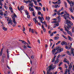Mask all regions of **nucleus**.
I'll return each instance as SVG.
<instances>
[{
    "instance_id": "bb28decb",
    "label": "nucleus",
    "mask_w": 74,
    "mask_h": 74,
    "mask_svg": "<svg viewBox=\"0 0 74 74\" xmlns=\"http://www.w3.org/2000/svg\"><path fill=\"white\" fill-rule=\"evenodd\" d=\"M62 36L64 38H65V39L67 40V37H66L65 36H64L63 34H62Z\"/></svg>"
},
{
    "instance_id": "393cba45",
    "label": "nucleus",
    "mask_w": 74,
    "mask_h": 74,
    "mask_svg": "<svg viewBox=\"0 0 74 74\" xmlns=\"http://www.w3.org/2000/svg\"><path fill=\"white\" fill-rule=\"evenodd\" d=\"M67 53L68 55H69L70 56H71V53H70V51H67Z\"/></svg>"
},
{
    "instance_id": "9d476101",
    "label": "nucleus",
    "mask_w": 74,
    "mask_h": 74,
    "mask_svg": "<svg viewBox=\"0 0 74 74\" xmlns=\"http://www.w3.org/2000/svg\"><path fill=\"white\" fill-rule=\"evenodd\" d=\"M7 21H8V24H10H10L12 25V21L11 19H10L9 18H8L7 19Z\"/></svg>"
},
{
    "instance_id": "cd10ccee",
    "label": "nucleus",
    "mask_w": 74,
    "mask_h": 74,
    "mask_svg": "<svg viewBox=\"0 0 74 74\" xmlns=\"http://www.w3.org/2000/svg\"><path fill=\"white\" fill-rule=\"evenodd\" d=\"M60 10H58L57 11V14L58 15H61V13H60Z\"/></svg>"
},
{
    "instance_id": "e2e57ef3",
    "label": "nucleus",
    "mask_w": 74,
    "mask_h": 74,
    "mask_svg": "<svg viewBox=\"0 0 74 74\" xmlns=\"http://www.w3.org/2000/svg\"><path fill=\"white\" fill-rule=\"evenodd\" d=\"M60 30L61 31V32H63V29L61 28L60 29Z\"/></svg>"
},
{
    "instance_id": "a18cd8bd",
    "label": "nucleus",
    "mask_w": 74,
    "mask_h": 74,
    "mask_svg": "<svg viewBox=\"0 0 74 74\" xmlns=\"http://www.w3.org/2000/svg\"><path fill=\"white\" fill-rule=\"evenodd\" d=\"M4 7L6 9V10H7V9H8V7L6 6L5 5H4Z\"/></svg>"
},
{
    "instance_id": "b1692460",
    "label": "nucleus",
    "mask_w": 74,
    "mask_h": 74,
    "mask_svg": "<svg viewBox=\"0 0 74 74\" xmlns=\"http://www.w3.org/2000/svg\"><path fill=\"white\" fill-rule=\"evenodd\" d=\"M59 37H56L54 38V40H58V39H59Z\"/></svg>"
},
{
    "instance_id": "a878e982",
    "label": "nucleus",
    "mask_w": 74,
    "mask_h": 74,
    "mask_svg": "<svg viewBox=\"0 0 74 74\" xmlns=\"http://www.w3.org/2000/svg\"><path fill=\"white\" fill-rule=\"evenodd\" d=\"M3 29L4 30V31H7V28L5 27H3Z\"/></svg>"
},
{
    "instance_id": "c85d7f7f",
    "label": "nucleus",
    "mask_w": 74,
    "mask_h": 74,
    "mask_svg": "<svg viewBox=\"0 0 74 74\" xmlns=\"http://www.w3.org/2000/svg\"><path fill=\"white\" fill-rule=\"evenodd\" d=\"M68 38L70 41H72V38L69 36H68Z\"/></svg>"
},
{
    "instance_id": "de8ad7c7",
    "label": "nucleus",
    "mask_w": 74,
    "mask_h": 74,
    "mask_svg": "<svg viewBox=\"0 0 74 74\" xmlns=\"http://www.w3.org/2000/svg\"><path fill=\"white\" fill-rule=\"evenodd\" d=\"M67 61V60L66 59V58H65L64 60V62H66V61Z\"/></svg>"
},
{
    "instance_id": "aec40b11",
    "label": "nucleus",
    "mask_w": 74,
    "mask_h": 74,
    "mask_svg": "<svg viewBox=\"0 0 74 74\" xmlns=\"http://www.w3.org/2000/svg\"><path fill=\"white\" fill-rule=\"evenodd\" d=\"M56 51V50L55 49V48L52 51V53H53V55L55 53V52Z\"/></svg>"
},
{
    "instance_id": "6e6d98bb",
    "label": "nucleus",
    "mask_w": 74,
    "mask_h": 74,
    "mask_svg": "<svg viewBox=\"0 0 74 74\" xmlns=\"http://www.w3.org/2000/svg\"><path fill=\"white\" fill-rule=\"evenodd\" d=\"M43 11H45V7L43 8Z\"/></svg>"
},
{
    "instance_id": "5fc2aeb1",
    "label": "nucleus",
    "mask_w": 74,
    "mask_h": 74,
    "mask_svg": "<svg viewBox=\"0 0 74 74\" xmlns=\"http://www.w3.org/2000/svg\"><path fill=\"white\" fill-rule=\"evenodd\" d=\"M31 58L32 59H34V56L33 55L32 56Z\"/></svg>"
},
{
    "instance_id": "c03bdc74",
    "label": "nucleus",
    "mask_w": 74,
    "mask_h": 74,
    "mask_svg": "<svg viewBox=\"0 0 74 74\" xmlns=\"http://www.w3.org/2000/svg\"><path fill=\"white\" fill-rule=\"evenodd\" d=\"M63 34H64L65 35H67V33L66 32H64V31H63Z\"/></svg>"
},
{
    "instance_id": "603ef678",
    "label": "nucleus",
    "mask_w": 74,
    "mask_h": 74,
    "mask_svg": "<svg viewBox=\"0 0 74 74\" xmlns=\"http://www.w3.org/2000/svg\"><path fill=\"white\" fill-rule=\"evenodd\" d=\"M67 72H68V73L69 74H70V70H69H69H68V69Z\"/></svg>"
},
{
    "instance_id": "ddd939ff",
    "label": "nucleus",
    "mask_w": 74,
    "mask_h": 74,
    "mask_svg": "<svg viewBox=\"0 0 74 74\" xmlns=\"http://www.w3.org/2000/svg\"><path fill=\"white\" fill-rule=\"evenodd\" d=\"M28 6L30 7H33V6H34V5H33V3L31 2V3H29Z\"/></svg>"
},
{
    "instance_id": "9b49d317",
    "label": "nucleus",
    "mask_w": 74,
    "mask_h": 74,
    "mask_svg": "<svg viewBox=\"0 0 74 74\" xmlns=\"http://www.w3.org/2000/svg\"><path fill=\"white\" fill-rule=\"evenodd\" d=\"M69 46V49H71V52L72 54H73V51H74V49L71 48V46Z\"/></svg>"
},
{
    "instance_id": "69168bd1",
    "label": "nucleus",
    "mask_w": 74,
    "mask_h": 74,
    "mask_svg": "<svg viewBox=\"0 0 74 74\" xmlns=\"http://www.w3.org/2000/svg\"><path fill=\"white\" fill-rule=\"evenodd\" d=\"M65 55L62 54L61 55V57H64V56H65Z\"/></svg>"
},
{
    "instance_id": "864d4df0",
    "label": "nucleus",
    "mask_w": 74,
    "mask_h": 74,
    "mask_svg": "<svg viewBox=\"0 0 74 74\" xmlns=\"http://www.w3.org/2000/svg\"><path fill=\"white\" fill-rule=\"evenodd\" d=\"M23 44H26V42H25V41L23 40Z\"/></svg>"
},
{
    "instance_id": "f704fd0d",
    "label": "nucleus",
    "mask_w": 74,
    "mask_h": 74,
    "mask_svg": "<svg viewBox=\"0 0 74 74\" xmlns=\"http://www.w3.org/2000/svg\"><path fill=\"white\" fill-rule=\"evenodd\" d=\"M64 4H65V6L66 8H67V3H66V2H65Z\"/></svg>"
},
{
    "instance_id": "ea45409f",
    "label": "nucleus",
    "mask_w": 74,
    "mask_h": 74,
    "mask_svg": "<svg viewBox=\"0 0 74 74\" xmlns=\"http://www.w3.org/2000/svg\"><path fill=\"white\" fill-rule=\"evenodd\" d=\"M71 18H72V19H73V20H74V16H73L71 15Z\"/></svg>"
},
{
    "instance_id": "dca6fc26",
    "label": "nucleus",
    "mask_w": 74,
    "mask_h": 74,
    "mask_svg": "<svg viewBox=\"0 0 74 74\" xmlns=\"http://www.w3.org/2000/svg\"><path fill=\"white\" fill-rule=\"evenodd\" d=\"M59 61V59L57 58L56 61H55L54 63V64H57V63H58Z\"/></svg>"
},
{
    "instance_id": "6e6552de",
    "label": "nucleus",
    "mask_w": 74,
    "mask_h": 74,
    "mask_svg": "<svg viewBox=\"0 0 74 74\" xmlns=\"http://www.w3.org/2000/svg\"><path fill=\"white\" fill-rule=\"evenodd\" d=\"M34 21V22L36 24H38V25H39V26H41V24L39 23H38V21L36 20V19L35 18H33Z\"/></svg>"
},
{
    "instance_id": "37998d69",
    "label": "nucleus",
    "mask_w": 74,
    "mask_h": 74,
    "mask_svg": "<svg viewBox=\"0 0 74 74\" xmlns=\"http://www.w3.org/2000/svg\"><path fill=\"white\" fill-rule=\"evenodd\" d=\"M0 15H1V16H3V13L2 12H1L0 13Z\"/></svg>"
},
{
    "instance_id": "2f4dec72",
    "label": "nucleus",
    "mask_w": 74,
    "mask_h": 74,
    "mask_svg": "<svg viewBox=\"0 0 74 74\" xmlns=\"http://www.w3.org/2000/svg\"><path fill=\"white\" fill-rule=\"evenodd\" d=\"M24 8V6H22L21 7L20 9L21 10H23Z\"/></svg>"
},
{
    "instance_id": "7c9ffc66",
    "label": "nucleus",
    "mask_w": 74,
    "mask_h": 74,
    "mask_svg": "<svg viewBox=\"0 0 74 74\" xmlns=\"http://www.w3.org/2000/svg\"><path fill=\"white\" fill-rule=\"evenodd\" d=\"M67 71H68V69H66V71L65 72L64 74H67Z\"/></svg>"
},
{
    "instance_id": "4be33fe9",
    "label": "nucleus",
    "mask_w": 74,
    "mask_h": 74,
    "mask_svg": "<svg viewBox=\"0 0 74 74\" xmlns=\"http://www.w3.org/2000/svg\"><path fill=\"white\" fill-rule=\"evenodd\" d=\"M71 8H73L71 7H70L69 8V10L70 11H71V12H73V10Z\"/></svg>"
},
{
    "instance_id": "4d7b16f0",
    "label": "nucleus",
    "mask_w": 74,
    "mask_h": 74,
    "mask_svg": "<svg viewBox=\"0 0 74 74\" xmlns=\"http://www.w3.org/2000/svg\"><path fill=\"white\" fill-rule=\"evenodd\" d=\"M38 43H39V44H40V40L38 39Z\"/></svg>"
},
{
    "instance_id": "5701e85b",
    "label": "nucleus",
    "mask_w": 74,
    "mask_h": 74,
    "mask_svg": "<svg viewBox=\"0 0 74 74\" xmlns=\"http://www.w3.org/2000/svg\"><path fill=\"white\" fill-rule=\"evenodd\" d=\"M29 10H30V11H34V9L33 8H32V7H29Z\"/></svg>"
},
{
    "instance_id": "774afa93",
    "label": "nucleus",
    "mask_w": 74,
    "mask_h": 74,
    "mask_svg": "<svg viewBox=\"0 0 74 74\" xmlns=\"http://www.w3.org/2000/svg\"><path fill=\"white\" fill-rule=\"evenodd\" d=\"M60 54H59L58 56V58H60Z\"/></svg>"
},
{
    "instance_id": "f03ea898",
    "label": "nucleus",
    "mask_w": 74,
    "mask_h": 74,
    "mask_svg": "<svg viewBox=\"0 0 74 74\" xmlns=\"http://www.w3.org/2000/svg\"><path fill=\"white\" fill-rule=\"evenodd\" d=\"M54 20H55V21H53L51 22L52 23H56V24L54 25V26H59V24L58 22H60V16H59L57 19L55 18L54 19Z\"/></svg>"
},
{
    "instance_id": "e433bc0d",
    "label": "nucleus",
    "mask_w": 74,
    "mask_h": 74,
    "mask_svg": "<svg viewBox=\"0 0 74 74\" xmlns=\"http://www.w3.org/2000/svg\"><path fill=\"white\" fill-rule=\"evenodd\" d=\"M32 33H33V34L34 33V29H32Z\"/></svg>"
},
{
    "instance_id": "09e8293b",
    "label": "nucleus",
    "mask_w": 74,
    "mask_h": 74,
    "mask_svg": "<svg viewBox=\"0 0 74 74\" xmlns=\"http://www.w3.org/2000/svg\"><path fill=\"white\" fill-rule=\"evenodd\" d=\"M58 7V5H55V8H56Z\"/></svg>"
},
{
    "instance_id": "a211bd4d",
    "label": "nucleus",
    "mask_w": 74,
    "mask_h": 74,
    "mask_svg": "<svg viewBox=\"0 0 74 74\" xmlns=\"http://www.w3.org/2000/svg\"><path fill=\"white\" fill-rule=\"evenodd\" d=\"M58 1H56V4H60L61 3H62V2L60 1V0H58Z\"/></svg>"
},
{
    "instance_id": "3c124183",
    "label": "nucleus",
    "mask_w": 74,
    "mask_h": 74,
    "mask_svg": "<svg viewBox=\"0 0 74 74\" xmlns=\"http://www.w3.org/2000/svg\"><path fill=\"white\" fill-rule=\"evenodd\" d=\"M14 17H15V18H16V17H17V16H16V14H14Z\"/></svg>"
},
{
    "instance_id": "473e14b6",
    "label": "nucleus",
    "mask_w": 74,
    "mask_h": 74,
    "mask_svg": "<svg viewBox=\"0 0 74 74\" xmlns=\"http://www.w3.org/2000/svg\"><path fill=\"white\" fill-rule=\"evenodd\" d=\"M24 3H25L26 4H28V1H23Z\"/></svg>"
},
{
    "instance_id": "1a4fd4ad",
    "label": "nucleus",
    "mask_w": 74,
    "mask_h": 74,
    "mask_svg": "<svg viewBox=\"0 0 74 74\" xmlns=\"http://www.w3.org/2000/svg\"><path fill=\"white\" fill-rule=\"evenodd\" d=\"M64 29H65V30L67 32L68 34H70V35L71 36H72V33H71V32L70 31H69L67 30V28H66V27H64Z\"/></svg>"
},
{
    "instance_id": "7ed1b4c3",
    "label": "nucleus",
    "mask_w": 74,
    "mask_h": 74,
    "mask_svg": "<svg viewBox=\"0 0 74 74\" xmlns=\"http://www.w3.org/2000/svg\"><path fill=\"white\" fill-rule=\"evenodd\" d=\"M64 19L66 20L65 22L66 24H69L71 26H73V24L69 20H68V17H67L64 16Z\"/></svg>"
},
{
    "instance_id": "6ab92c4d",
    "label": "nucleus",
    "mask_w": 74,
    "mask_h": 74,
    "mask_svg": "<svg viewBox=\"0 0 74 74\" xmlns=\"http://www.w3.org/2000/svg\"><path fill=\"white\" fill-rule=\"evenodd\" d=\"M24 11L25 12V15H28L29 14V12H28V11L26 10H25Z\"/></svg>"
},
{
    "instance_id": "0e129e2a",
    "label": "nucleus",
    "mask_w": 74,
    "mask_h": 74,
    "mask_svg": "<svg viewBox=\"0 0 74 74\" xmlns=\"http://www.w3.org/2000/svg\"><path fill=\"white\" fill-rule=\"evenodd\" d=\"M61 42V41H59L57 42V44H59V43H60Z\"/></svg>"
},
{
    "instance_id": "680f3d73",
    "label": "nucleus",
    "mask_w": 74,
    "mask_h": 74,
    "mask_svg": "<svg viewBox=\"0 0 74 74\" xmlns=\"http://www.w3.org/2000/svg\"><path fill=\"white\" fill-rule=\"evenodd\" d=\"M51 36H53V33H52L51 34H50Z\"/></svg>"
},
{
    "instance_id": "4468645a",
    "label": "nucleus",
    "mask_w": 74,
    "mask_h": 74,
    "mask_svg": "<svg viewBox=\"0 0 74 74\" xmlns=\"http://www.w3.org/2000/svg\"><path fill=\"white\" fill-rule=\"evenodd\" d=\"M4 58H5V55L4 54H3V55L2 56V61L3 63H4Z\"/></svg>"
},
{
    "instance_id": "39448f33",
    "label": "nucleus",
    "mask_w": 74,
    "mask_h": 74,
    "mask_svg": "<svg viewBox=\"0 0 74 74\" xmlns=\"http://www.w3.org/2000/svg\"><path fill=\"white\" fill-rule=\"evenodd\" d=\"M55 49L57 50V52L58 53H60V52H61L62 51H63V48H61L59 47H56L55 48Z\"/></svg>"
},
{
    "instance_id": "412c9836",
    "label": "nucleus",
    "mask_w": 74,
    "mask_h": 74,
    "mask_svg": "<svg viewBox=\"0 0 74 74\" xmlns=\"http://www.w3.org/2000/svg\"><path fill=\"white\" fill-rule=\"evenodd\" d=\"M31 1H34L35 5H37V2L36 0H31Z\"/></svg>"
},
{
    "instance_id": "423d86ee",
    "label": "nucleus",
    "mask_w": 74,
    "mask_h": 74,
    "mask_svg": "<svg viewBox=\"0 0 74 74\" xmlns=\"http://www.w3.org/2000/svg\"><path fill=\"white\" fill-rule=\"evenodd\" d=\"M56 67V66L55 65H54L53 66V64H51L48 67V68H47V69H48L49 68V69L48 70V71H50L53 69H54Z\"/></svg>"
},
{
    "instance_id": "20e7f679",
    "label": "nucleus",
    "mask_w": 74,
    "mask_h": 74,
    "mask_svg": "<svg viewBox=\"0 0 74 74\" xmlns=\"http://www.w3.org/2000/svg\"><path fill=\"white\" fill-rule=\"evenodd\" d=\"M65 13V14H64V15H62V16H63L64 18V16L65 17H67L68 18V16H70V14L69 13L66 11V10H64L61 13V15H62V14H64Z\"/></svg>"
},
{
    "instance_id": "72a5a7b5",
    "label": "nucleus",
    "mask_w": 74,
    "mask_h": 74,
    "mask_svg": "<svg viewBox=\"0 0 74 74\" xmlns=\"http://www.w3.org/2000/svg\"><path fill=\"white\" fill-rule=\"evenodd\" d=\"M68 27H69V28H70V29H71V26L70 25H69V24H67V25Z\"/></svg>"
},
{
    "instance_id": "f8f14e48",
    "label": "nucleus",
    "mask_w": 74,
    "mask_h": 74,
    "mask_svg": "<svg viewBox=\"0 0 74 74\" xmlns=\"http://www.w3.org/2000/svg\"><path fill=\"white\" fill-rule=\"evenodd\" d=\"M61 44L62 45H67V42L64 41L62 42L61 43Z\"/></svg>"
},
{
    "instance_id": "2eb2a0df",
    "label": "nucleus",
    "mask_w": 74,
    "mask_h": 74,
    "mask_svg": "<svg viewBox=\"0 0 74 74\" xmlns=\"http://www.w3.org/2000/svg\"><path fill=\"white\" fill-rule=\"evenodd\" d=\"M12 18L13 20V22H14V24L15 25H16V22L15 21V17H12Z\"/></svg>"
},
{
    "instance_id": "a19ab883",
    "label": "nucleus",
    "mask_w": 74,
    "mask_h": 74,
    "mask_svg": "<svg viewBox=\"0 0 74 74\" xmlns=\"http://www.w3.org/2000/svg\"><path fill=\"white\" fill-rule=\"evenodd\" d=\"M1 0H0V5H1V6H2L3 5V4L2 3H1Z\"/></svg>"
},
{
    "instance_id": "79ce46f5",
    "label": "nucleus",
    "mask_w": 74,
    "mask_h": 74,
    "mask_svg": "<svg viewBox=\"0 0 74 74\" xmlns=\"http://www.w3.org/2000/svg\"><path fill=\"white\" fill-rule=\"evenodd\" d=\"M6 51L7 52L8 54L9 53V50L8 49H7L6 50Z\"/></svg>"
},
{
    "instance_id": "13d9d810",
    "label": "nucleus",
    "mask_w": 74,
    "mask_h": 74,
    "mask_svg": "<svg viewBox=\"0 0 74 74\" xmlns=\"http://www.w3.org/2000/svg\"><path fill=\"white\" fill-rule=\"evenodd\" d=\"M39 4L41 6V7L42 6V4H41V3H39Z\"/></svg>"
},
{
    "instance_id": "4c0bfd02",
    "label": "nucleus",
    "mask_w": 74,
    "mask_h": 74,
    "mask_svg": "<svg viewBox=\"0 0 74 74\" xmlns=\"http://www.w3.org/2000/svg\"><path fill=\"white\" fill-rule=\"evenodd\" d=\"M65 48L67 49H68V50H69V47H68V46H65Z\"/></svg>"
},
{
    "instance_id": "338daca9",
    "label": "nucleus",
    "mask_w": 74,
    "mask_h": 74,
    "mask_svg": "<svg viewBox=\"0 0 74 74\" xmlns=\"http://www.w3.org/2000/svg\"><path fill=\"white\" fill-rule=\"evenodd\" d=\"M41 14V12H38V15H40Z\"/></svg>"
},
{
    "instance_id": "58836bf2",
    "label": "nucleus",
    "mask_w": 74,
    "mask_h": 74,
    "mask_svg": "<svg viewBox=\"0 0 74 74\" xmlns=\"http://www.w3.org/2000/svg\"><path fill=\"white\" fill-rule=\"evenodd\" d=\"M63 64V62H60V64L58 65V66H60V65H62Z\"/></svg>"
},
{
    "instance_id": "0eeeda50",
    "label": "nucleus",
    "mask_w": 74,
    "mask_h": 74,
    "mask_svg": "<svg viewBox=\"0 0 74 74\" xmlns=\"http://www.w3.org/2000/svg\"><path fill=\"white\" fill-rule=\"evenodd\" d=\"M68 3L70 4V5L71 7H73L74 5V3H73L72 1H70L69 0H66Z\"/></svg>"
},
{
    "instance_id": "f3484780",
    "label": "nucleus",
    "mask_w": 74,
    "mask_h": 74,
    "mask_svg": "<svg viewBox=\"0 0 74 74\" xmlns=\"http://www.w3.org/2000/svg\"><path fill=\"white\" fill-rule=\"evenodd\" d=\"M3 49L4 48H2L1 49V50L0 52V56H2V54H3Z\"/></svg>"
},
{
    "instance_id": "052dcab7",
    "label": "nucleus",
    "mask_w": 74,
    "mask_h": 74,
    "mask_svg": "<svg viewBox=\"0 0 74 74\" xmlns=\"http://www.w3.org/2000/svg\"><path fill=\"white\" fill-rule=\"evenodd\" d=\"M27 15V17L28 18H30V15Z\"/></svg>"
},
{
    "instance_id": "49530a36",
    "label": "nucleus",
    "mask_w": 74,
    "mask_h": 74,
    "mask_svg": "<svg viewBox=\"0 0 74 74\" xmlns=\"http://www.w3.org/2000/svg\"><path fill=\"white\" fill-rule=\"evenodd\" d=\"M23 48H24L25 49H27V47H26L24 45H23Z\"/></svg>"
},
{
    "instance_id": "bf43d9fd",
    "label": "nucleus",
    "mask_w": 74,
    "mask_h": 74,
    "mask_svg": "<svg viewBox=\"0 0 74 74\" xmlns=\"http://www.w3.org/2000/svg\"><path fill=\"white\" fill-rule=\"evenodd\" d=\"M3 15H4V16H7V15L5 13H4L3 14Z\"/></svg>"
},
{
    "instance_id": "f257e3e1",
    "label": "nucleus",
    "mask_w": 74,
    "mask_h": 74,
    "mask_svg": "<svg viewBox=\"0 0 74 74\" xmlns=\"http://www.w3.org/2000/svg\"><path fill=\"white\" fill-rule=\"evenodd\" d=\"M54 20H55V21H53L51 22L52 23H56V24L54 25V26H59V24L58 22H60V16H59L57 19L55 18L54 19Z\"/></svg>"
},
{
    "instance_id": "c9c22d12",
    "label": "nucleus",
    "mask_w": 74,
    "mask_h": 74,
    "mask_svg": "<svg viewBox=\"0 0 74 74\" xmlns=\"http://www.w3.org/2000/svg\"><path fill=\"white\" fill-rule=\"evenodd\" d=\"M69 69H70V68H72V66H71V64H70L69 65Z\"/></svg>"
},
{
    "instance_id": "8fccbe9b",
    "label": "nucleus",
    "mask_w": 74,
    "mask_h": 74,
    "mask_svg": "<svg viewBox=\"0 0 74 74\" xmlns=\"http://www.w3.org/2000/svg\"><path fill=\"white\" fill-rule=\"evenodd\" d=\"M59 11H63V8H62L61 10H60Z\"/></svg>"
},
{
    "instance_id": "c756f323",
    "label": "nucleus",
    "mask_w": 74,
    "mask_h": 74,
    "mask_svg": "<svg viewBox=\"0 0 74 74\" xmlns=\"http://www.w3.org/2000/svg\"><path fill=\"white\" fill-rule=\"evenodd\" d=\"M46 18L47 20V21H49V20L50 19V18H49V17H46Z\"/></svg>"
}]
</instances>
